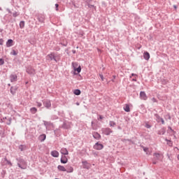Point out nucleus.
Wrapping results in <instances>:
<instances>
[{
    "instance_id": "f257e3e1",
    "label": "nucleus",
    "mask_w": 179,
    "mask_h": 179,
    "mask_svg": "<svg viewBox=\"0 0 179 179\" xmlns=\"http://www.w3.org/2000/svg\"><path fill=\"white\" fill-rule=\"evenodd\" d=\"M46 59H48V61H52L53 59L55 62H59V60L61 59V55L55 52H51L47 55Z\"/></svg>"
},
{
    "instance_id": "f03ea898",
    "label": "nucleus",
    "mask_w": 179,
    "mask_h": 179,
    "mask_svg": "<svg viewBox=\"0 0 179 179\" xmlns=\"http://www.w3.org/2000/svg\"><path fill=\"white\" fill-rule=\"evenodd\" d=\"M17 166L20 169H22V170H26L27 169V164L23 159H20L18 162Z\"/></svg>"
},
{
    "instance_id": "7ed1b4c3",
    "label": "nucleus",
    "mask_w": 179,
    "mask_h": 179,
    "mask_svg": "<svg viewBox=\"0 0 179 179\" xmlns=\"http://www.w3.org/2000/svg\"><path fill=\"white\" fill-rule=\"evenodd\" d=\"M26 72L29 74V75H33L34 76V74L36 73V69H34L33 67H31V66H29L27 68Z\"/></svg>"
},
{
    "instance_id": "20e7f679",
    "label": "nucleus",
    "mask_w": 179,
    "mask_h": 179,
    "mask_svg": "<svg viewBox=\"0 0 179 179\" xmlns=\"http://www.w3.org/2000/svg\"><path fill=\"white\" fill-rule=\"evenodd\" d=\"M37 20L40 23H44V21L45 20V15L43 14H38L37 15Z\"/></svg>"
},
{
    "instance_id": "39448f33",
    "label": "nucleus",
    "mask_w": 179,
    "mask_h": 179,
    "mask_svg": "<svg viewBox=\"0 0 179 179\" xmlns=\"http://www.w3.org/2000/svg\"><path fill=\"white\" fill-rule=\"evenodd\" d=\"M43 106L45 108H51V101L48 99H45L43 101Z\"/></svg>"
},
{
    "instance_id": "423d86ee",
    "label": "nucleus",
    "mask_w": 179,
    "mask_h": 179,
    "mask_svg": "<svg viewBox=\"0 0 179 179\" xmlns=\"http://www.w3.org/2000/svg\"><path fill=\"white\" fill-rule=\"evenodd\" d=\"M82 164L83 169H87V170H89L92 167V164L87 162V161H83Z\"/></svg>"
},
{
    "instance_id": "0eeeda50",
    "label": "nucleus",
    "mask_w": 179,
    "mask_h": 179,
    "mask_svg": "<svg viewBox=\"0 0 179 179\" xmlns=\"http://www.w3.org/2000/svg\"><path fill=\"white\" fill-rule=\"evenodd\" d=\"M103 148H104V145H103V144L99 143H96L94 145V149H96V150H101V149H103Z\"/></svg>"
},
{
    "instance_id": "6e6552de",
    "label": "nucleus",
    "mask_w": 179,
    "mask_h": 179,
    "mask_svg": "<svg viewBox=\"0 0 179 179\" xmlns=\"http://www.w3.org/2000/svg\"><path fill=\"white\" fill-rule=\"evenodd\" d=\"M10 82H17V76L16 74H11L10 76Z\"/></svg>"
},
{
    "instance_id": "1a4fd4ad",
    "label": "nucleus",
    "mask_w": 179,
    "mask_h": 179,
    "mask_svg": "<svg viewBox=\"0 0 179 179\" xmlns=\"http://www.w3.org/2000/svg\"><path fill=\"white\" fill-rule=\"evenodd\" d=\"M140 98L141 100H148V96H146V93L143 91L140 92Z\"/></svg>"
},
{
    "instance_id": "9d476101",
    "label": "nucleus",
    "mask_w": 179,
    "mask_h": 179,
    "mask_svg": "<svg viewBox=\"0 0 179 179\" xmlns=\"http://www.w3.org/2000/svg\"><path fill=\"white\" fill-rule=\"evenodd\" d=\"M92 136L94 138V139H96L97 141L100 140L101 138V135L97 132H93L92 133Z\"/></svg>"
},
{
    "instance_id": "9b49d317",
    "label": "nucleus",
    "mask_w": 179,
    "mask_h": 179,
    "mask_svg": "<svg viewBox=\"0 0 179 179\" xmlns=\"http://www.w3.org/2000/svg\"><path fill=\"white\" fill-rule=\"evenodd\" d=\"M103 134L105 135H110V134H113V130H111L110 128H105L103 129Z\"/></svg>"
},
{
    "instance_id": "f8f14e48",
    "label": "nucleus",
    "mask_w": 179,
    "mask_h": 179,
    "mask_svg": "<svg viewBox=\"0 0 179 179\" xmlns=\"http://www.w3.org/2000/svg\"><path fill=\"white\" fill-rule=\"evenodd\" d=\"M62 128H63L64 129H69V128H71V123H69V122H64L62 124Z\"/></svg>"
},
{
    "instance_id": "ddd939ff",
    "label": "nucleus",
    "mask_w": 179,
    "mask_h": 179,
    "mask_svg": "<svg viewBox=\"0 0 179 179\" xmlns=\"http://www.w3.org/2000/svg\"><path fill=\"white\" fill-rule=\"evenodd\" d=\"M144 59H146V61H149L150 59V55L148 52H145L143 54Z\"/></svg>"
},
{
    "instance_id": "4468645a",
    "label": "nucleus",
    "mask_w": 179,
    "mask_h": 179,
    "mask_svg": "<svg viewBox=\"0 0 179 179\" xmlns=\"http://www.w3.org/2000/svg\"><path fill=\"white\" fill-rule=\"evenodd\" d=\"M47 136L45 134H41L38 137V140L40 142H44L45 139H46Z\"/></svg>"
},
{
    "instance_id": "2eb2a0df",
    "label": "nucleus",
    "mask_w": 179,
    "mask_h": 179,
    "mask_svg": "<svg viewBox=\"0 0 179 179\" xmlns=\"http://www.w3.org/2000/svg\"><path fill=\"white\" fill-rule=\"evenodd\" d=\"M51 155L53 157H58V156H59V153L58 152V151L54 150L51 152Z\"/></svg>"
},
{
    "instance_id": "dca6fc26",
    "label": "nucleus",
    "mask_w": 179,
    "mask_h": 179,
    "mask_svg": "<svg viewBox=\"0 0 179 179\" xmlns=\"http://www.w3.org/2000/svg\"><path fill=\"white\" fill-rule=\"evenodd\" d=\"M12 45H13V40L8 39L6 42V47H12Z\"/></svg>"
},
{
    "instance_id": "f3484780",
    "label": "nucleus",
    "mask_w": 179,
    "mask_h": 179,
    "mask_svg": "<svg viewBox=\"0 0 179 179\" xmlns=\"http://www.w3.org/2000/svg\"><path fill=\"white\" fill-rule=\"evenodd\" d=\"M157 134L158 135H164V134H166V128L163 127L162 129L158 131Z\"/></svg>"
},
{
    "instance_id": "a211bd4d",
    "label": "nucleus",
    "mask_w": 179,
    "mask_h": 179,
    "mask_svg": "<svg viewBox=\"0 0 179 179\" xmlns=\"http://www.w3.org/2000/svg\"><path fill=\"white\" fill-rule=\"evenodd\" d=\"M19 149L21 152H23V150H26L27 149V145H20L19 146Z\"/></svg>"
},
{
    "instance_id": "6ab92c4d",
    "label": "nucleus",
    "mask_w": 179,
    "mask_h": 179,
    "mask_svg": "<svg viewBox=\"0 0 179 179\" xmlns=\"http://www.w3.org/2000/svg\"><path fill=\"white\" fill-rule=\"evenodd\" d=\"M60 153H62V155H66L69 153L68 150H66V148H62L60 150Z\"/></svg>"
},
{
    "instance_id": "aec40b11",
    "label": "nucleus",
    "mask_w": 179,
    "mask_h": 179,
    "mask_svg": "<svg viewBox=\"0 0 179 179\" xmlns=\"http://www.w3.org/2000/svg\"><path fill=\"white\" fill-rule=\"evenodd\" d=\"M60 162L63 164H66V163H68V158H66V157H62L61 159H60Z\"/></svg>"
},
{
    "instance_id": "412c9836",
    "label": "nucleus",
    "mask_w": 179,
    "mask_h": 179,
    "mask_svg": "<svg viewBox=\"0 0 179 179\" xmlns=\"http://www.w3.org/2000/svg\"><path fill=\"white\" fill-rule=\"evenodd\" d=\"M44 125L46 127V129L48 128V127H51L52 125V123L51 122H47V121H43Z\"/></svg>"
},
{
    "instance_id": "4be33fe9",
    "label": "nucleus",
    "mask_w": 179,
    "mask_h": 179,
    "mask_svg": "<svg viewBox=\"0 0 179 179\" xmlns=\"http://www.w3.org/2000/svg\"><path fill=\"white\" fill-rule=\"evenodd\" d=\"M66 171V173H73V168L72 166H67Z\"/></svg>"
},
{
    "instance_id": "5701e85b",
    "label": "nucleus",
    "mask_w": 179,
    "mask_h": 179,
    "mask_svg": "<svg viewBox=\"0 0 179 179\" xmlns=\"http://www.w3.org/2000/svg\"><path fill=\"white\" fill-rule=\"evenodd\" d=\"M16 90H17V87H10V93L13 94H15V93H16Z\"/></svg>"
},
{
    "instance_id": "b1692460",
    "label": "nucleus",
    "mask_w": 179,
    "mask_h": 179,
    "mask_svg": "<svg viewBox=\"0 0 179 179\" xmlns=\"http://www.w3.org/2000/svg\"><path fill=\"white\" fill-rule=\"evenodd\" d=\"M124 111H126V113H129V111H131V108H129V105L126 104L125 106L124 107Z\"/></svg>"
},
{
    "instance_id": "393cba45",
    "label": "nucleus",
    "mask_w": 179,
    "mask_h": 179,
    "mask_svg": "<svg viewBox=\"0 0 179 179\" xmlns=\"http://www.w3.org/2000/svg\"><path fill=\"white\" fill-rule=\"evenodd\" d=\"M57 169H58V170H59V171H66V169H65L64 166H62L61 165H59L57 166Z\"/></svg>"
},
{
    "instance_id": "a878e982",
    "label": "nucleus",
    "mask_w": 179,
    "mask_h": 179,
    "mask_svg": "<svg viewBox=\"0 0 179 179\" xmlns=\"http://www.w3.org/2000/svg\"><path fill=\"white\" fill-rule=\"evenodd\" d=\"M155 118H156V121H157V122H160V120H161V118H162V117H160V116L159 115V114H157V113L155 114Z\"/></svg>"
},
{
    "instance_id": "bb28decb",
    "label": "nucleus",
    "mask_w": 179,
    "mask_h": 179,
    "mask_svg": "<svg viewBox=\"0 0 179 179\" xmlns=\"http://www.w3.org/2000/svg\"><path fill=\"white\" fill-rule=\"evenodd\" d=\"M30 111H31V114H36L37 113V108L33 107L30 109Z\"/></svg>"
},
{
    "instance_id": "cd10ccee",
    "label": "nucleus",
    "mask_w": 179,
    "mask_h": 179,
    "mask_svg": "<svg viewBox=\"0 0 179 179\" xmlns=\"http://www.w3.org/2000/svg\"><path fill=\"white\" fill-rule=\"evenodd\" d=\"M73 93L74 94H76V96H80L81 92L80 90H75Z\"/></svg>"
},
{
    "instance_id": "c85d7f7f",
    "label": "nucleus",
    "mask_w": 179,
    "mask_h": 179,
    "mask_svg": "<svg viewBox=\"0 0 179 179\" xmlns=\"http://www.w3.org/2000/svg\"><path fill=\"white\" fill-rule=\"evenodd\" d=\"M24 21H21L20 22V29H24Z\"/></svg>"
},
{
    "instance_id": "c756f323",
    "label": "nucleus",
    "mask_w": 179,
    "mask_h": 179,
    "mask_svg": "<svg viewBox=\"0 0 179 179\" xmlns=\"http://www.w3.org/2000/svg\"><path fill=\"white\" fill-rule=\"evenodd\" d=\"M166 142H167V145H169V146H173V141H170V140H167L166 139Z\"/></svg>"
},
{
    "instance_id": "7c9ffc66",
    "label": "nucleus",
    "mask_w": 179,
    "mask_h": 179,
    "mask_svg": "<svg viewBox=\"0 0 179 179\" xmlns=\"http://www.w3.org/2000/svg\"><path fill=\"white\" fill-rule=\"evenodd\" d=\"M141 148L143 149L144 152H145V153H148V152H149V148L147 147H144L143 145H141Z\"/></svg>"
},
{
    "instance_id": "2f4dec72",
    "label": "nucleus",
    "mask_w": 179,
    "mask_h": 179,
    "mask_svg": "<svg viewBox=\"0 0 179 179\" xmlns=\"http://www.w3.org/2000/svg\"><path fill=\"white\" fill-rule=\"evenodd\" d=\"M7 120L8 121L6 122L7 125H10V124H12V117H9Z\"/></svg>"
},
{
    "instance_id": "473e14b6",
    "label": "nucleus",
    "mask_w": 179,
    "mask_h": 179,
    "mask_svg": "<svg viewBox=\"0 0 179 179\" xmlns=\"http://www.w3.org/2000/svg\"><path fill=\"white\" fill-rule=\"evenodd\" d=\"M75 71H76L78 73H80V71H82V68L80 67V66H79L77 69H75Z\"/></svg>"
},
{
    "instance_id": "72a5a7b5",
    "label": "nucleus",
    "mask_w": 179,
    "mask_h": 179,
    "mask_svg": "<svg viewBox=\"0 0 179 179\" xmlns=\"http://www.w3.org/2000/svg\"><path fill=\"white\" fill-rule=\"evenodd\" d=\"M19 15H20V13H19L18 12L13 13V17H17V16H19Z\"/></svg>"
},
{
    "instance_id": "f704fd0d",
    "label": "nucleus",
    "mask_w": 179,
    "mask_h": 179,
    "mask_svg": "<svg viewBox=\"0 0 179 179\" xmlns=\"http://www.w3.org/2000/svg\"><path fill=\"white\" fill-rule=\"evenodd\" d=\"M109 125L110 127H115V123L114 121H110Z\"/></svg>"
},
{
    "instance_id": "c9c22d12",
    "label": "nucleus",
    "mask_w": 179,
    "mask_h": 179,
    "mask_svg": "<svg viewBox=\"0 0 179 179\" xmlns=\"http://www.w3.org/2000/svg\"><path fill=\"white\" fill-rule=\"evenodd\" d=\"M3 64H5L3 59H0V65H3Z\"/></svg>"
},
{
    "instance_id": "e433bc0d",
    "label": "nucleus",
    "mask_w": 179,
    "mask_h": 179,
    "mask_svg": "<svg viewBox=\"0 0 179 179\" xmlns=\"http://www.w3.org/2000/svg\"><path fill=\"white\" fill-rule=\"evenodd\" d=\"M11 54H12V55H17V52L15 50H13Z\"/></svg>"
},
{
    "instance_id": "4c0bfd02",
    "label": "nucleus",
    "mask_w": 179,
    "mask_h": 179,
    "mask_svg": "<svg viewBox=\"0 0 179 179\" xmlns=\"http://www.w3.org/2000/svg\"><path fill=\"white\" fill-rule=\"evenodd\" d=\"M59 5L58 4V3H56L55 4V10L58 12V10H59Z\"/></svg>"
},
{
    "instance_id": "58836bf2",
    "label": "nucleus",
    "mask_w": 179,
    "mask_h": 179,
    "mask_svg": "<svg viewBox=\"0 0 179 179\" xmlns=\"http://www.w3.org/2000/svg\"><path fill=\"white\" fill-rule=\"evenodd\" d=\"M145 127L149 129V128H152V125L149 124H145Z\"/></svg>"
},
{
    "instance_id": "ea45409f",
    "label": "nucleus",
    "mask_w": 179,
    "mask_h": 179,
    "mask_svg": "<svg viewBox=\"0 0 179 179\" xmlns=\"http://www.w3.org/2000/svg\"><path fill=\"white\" fill-rule=\"evenodd\" d=\"M36 103L38 107H41L43 106V104L40 102H36Z\"/></svg>"
},
{
    "instance_id": "a19ab883",
    "label": "nucleus",
    "mask_w": 179,
    "mask_h": 179,
    "mask_svg": "<svg viewBox=\"0 0 179 179\" xmlns=\"http://www.w3.org/2000/svg\"><path fill=\"white\" fill-rule=\"evenodd\" d=\"M3 45V39L1 38L0 39V45Z\"/></svg>"
},
{
    "instance_id": "79ce46f5",
    "label": "nucleus",
    "mask_w": 179,
    "mask_h": 179,
    "mask_svg": "<svg viewBox=\"0 0 179 179\" xmlns=\"http://www.w3.org/2000/svg\"><path fill=\"white\" fill-rule=\"evenodd\" d=\"M99 76L102 81L104 80V76L102 74H100Z\"/></svg>"
},
{
    "instance_id": "37998d69",
    "label": "nucleus",
    "mask_w": 179,
    "mask_h": 179,
    "mask_svg": "<svg viewBox=\"0 0 179 179\" xmlns=\"http://www.w3.org/2000/svg\"><path fill=\"white\" fill-rule=\"evenodd\" d=\"M152 101H153V103H157V100L155 98H152Z\"/></svg>"
},
{
    "instance_id": "c03bdc74",
    "label": "nucleus",
    "mask_w": 179,
    "mask_h": 179,
    "mask_svg": "<svg viewBox=\"0 0 179 179\" xmlns=\"http://www.w3.org/2000/svg\"><path fill=\"white\" fill-rule=\"evenodd\" d=\"M5 160L7 162L8 164H9L10 166H12V163L10 162V161L6 160V158H5Z\"/></svg>"
},
{
    "instance_id": "a18cd8bd",
    "label": "nucleus",
    "mask_w": 179,
    "mask_h": 179,
    "mask_svg": "<svg viewBox=\"0 0 179 179\" xmlns=\"http://www.w3.org/2000/svg\"><path fill=\"white\" fill-rule=\"evenodd\" d=\"M154 156H155V157H159V156H160V154L155 153Z\"/></svg>"
},
{
    "instance_id": "49530a36",
    "label": "nucleus",
    "mask_w": 179,
    "mask_h": 179,
    "mask_svg": "<svg viewBox=\"0 0 179 179\" xmlns=\"http://www.w3.org/2000/svg\"><path fill=\"white\" fill-rule=\"evenodd\" d=\"M88 7L89 8H94V6L92 5V4H88Z\"/></svg>"
},
{
    "instance_id": "de8ad7c7",
    "label": "nucleus",
    "mask_w": 179,
    "mask_h": 179,
    "mask_svg": "<svg viewBox=\"0 0 179 179\" xmlns=\"http://www.w3.org/2000/svg\"><path fill=\"white\" fill-rule=\"evenodd\" d=\"M160 121H161L162 124H164V120L163 118H161Z\"/></svg>"
},
{
    "instance_id": "09e8293b",
    "label": "nucleus",
    "mask_w": 179,
    "mask_h": 179,
    "mask_svg": "<svg viewBox=\"0 0 179 179\" xmlns=\"http://www.w3.org/2000/svg\"><path fill=\"white\" fill-rule=\"evenodd\" d=\"M168 128H169V129H170V131H171L172 132H173V131H174V130H173V129L171 128V127H169Z\"/></svg>"
},
{
    "instance_id": "8fccbe9b",
    "label": "nucleus",
    "mask_w": 179,
    "mask_h": 179,
    "mask_svg": "<svg viewBox=\"0 0 179 179\" xmlns=\"http://www.w3.org/2000/svg\"><path fill=\"white\" fill-rule=\"evenodd\" d=\"M103 118H104V117L99 115V120H103Z\"/></svg>"
},
{
    "instance_id": "3c124183",
    "label": "nucleus",
    "mask_w": 179,
    "mask_h": 179,
    "mask_svg": "<svg viewBox=\"0 0 179 179\" xmlns=\"http://www.w3.org/2000/svg\"><path fill=\"white\" fill-rule=\"evenodd\" d=\"M131 76H137L135 73H131Z\"/></svg>"
},
{
    "instance_id": "603ef678",
    "label": "nucleus",
    "mask_w": 179,
    "mask_h": 179,
    "mask_svg": "<svg viewBox=\"0 0 179 179\" xmlns=\"http://www.w3.org/2000/svg\"><path fill=\"white\" fill-rule=\"evenodd\" d=\"M173 8H174L175 9H177V6H173Z\"/></svg>"
},
{
    "instance_id": "864d4df0",
    "label": "nucleus",
    "mask_w": 179,
    "mask_h": 179,
    "mask_svg": "<svg viewBox=\"0 0 179 179\" xmlns=\"http://www.w3.org/2000/svg\"><path fill=\"white\" fill-rule=\"evenodd\" d=\"M3 120H8L6 117H3Z\"/></svg>"
},
{
    "instance_id": "5fc2aeb1",
    "label": "nucleus",
    "mask_w": 179,
    "mask_h": 179,
    "mask_svg": "<svg viewBox=\"0 0 179 179\" xmlns=\"http://www.w3.org/2000/svg\"><path fill=\"white\" fill-rule=\"evenodd\" d=\"M113 79H115L116 76H113Z\"/></svg>"
},
{
    "instance_id": "6e6d98bb",
    "label": "nucleus",
    "mask_w": 179,
    "mask_h": 179,
    "mask_svg": "<svg viewBox=\"0 0 179 179\" xmlns=\"http://www.w3.org/2000/svg\"><path fill=\"white\" fill-rule=\"evenodd\" d=\"M117 128H118V129H121V127H118Z\"/></svg>"
},
{
    "instance_id": "4d7b16f0",
    "label": "nucleus",
    "mask_w": 179,
    "mask_h": 179,
    "mask_svg": "<svg viewBox=\"0 0 179 179\" xmlns=\"http://www.w3.org/2000/svg\"><path fill=\"white\" fill-rule=\"evenodd\" d=\"M133 80H134V82H136V79H133Z\"/></svg>"
},
{
    "instance_id": "13d9d810",
    "label": "nucleus",
    "mask_w": 179,
    "mask_h": 179,
    "mask_svg": "<svg viewBox=\"0 0 179 179\" xmlns=\"http://www.w3.org/2000/svg\"><path fill=\"white\" fill-rule=\"evenodd\" d=\"M153 164H156V162H153Z\"/></svg>"
},
{
    "instance_id": "bf43d9fd",
    "label": "nucleus",
    "mask_w": 179,
    "mask_h": 179,
    "mask_svg": "<svg viewBox=\"0 0 179 179\" xmlns=\"http://www.w3.org/2000/svg\"><path fill=\"white\" fill-rule=\"evenodd\" d=\"M8 12H9L10 13H12V11H10V10H8Z\"/></svg>"
},
{
    "instance_id": "052dcab7",
    "label": "nucleus",
    "mask_w": 179,
    "mask_h": 179,
    "mask_svg": "<svg viewBox=\"0 0 179 179\" xmlns=\"http://www.w3.org/2000/svg\"><path fill=\"white\" fill-rule=\"evenodd\" d=\"M1 122H3V119H1Z\"/></svg>"
},
{
    "instance_id": "680f3d73",
    "label": "nucleus",
    "mask_w": 179,
    "mask_h": 179,
    "mask_svg": "<svg viewBox=\"0 0 179 179\" xmlns=\"http://www.w3.org/2000/svg\"><path fill=\"white\" fill-rule=\"evenodd\" d=\"M164 83H165V84L167 83V81H165Z\"/></svg>"
},
{
    "instance_id": "e2e57ef3",
    "label": "nucleus",
    "mask_w": 179,
    "mask_h": 179,
    "mask_svg": "<svg viewBox=\"0 0 179 179\" xmlns=\"http://www.w3.org/2000/svg\"><path fill=\"white\" fill-rule=\"evenodd\" d=\"M77 106H79V103H77Z\"/></svg>"
},
{
    "instance_id": "0e129e2a",
    "label": "nucleus",
    "mask_w": 179,
    "mask_h": 179,
    "mask_svg": "<svg viewBox=\"0 0 179 179\" xmlns=\"http://www.w3.org/2000/svg\"><path fill=\"white\" fill-rule=\"evenodd\" d=\"M92 129H94V127H93V126H92Z\"/></svg>"
},
{
    "instance_id": "69168bd1",
    "label": "nucleus",
    "mask_w": 179,
    "mask_h": 179,
    "mask_svg": "<svg viewBox=\"0 0 179 179\" xmlns=\"http://www.w3.org/2000/svg\"><path fill=\"white\" fill-rule=\"evenodd\" d=\"M92 125H93V122H92Z\"/></svg>"
},
{
    "instance_id": "338daca9",
    "label": "nucleus",
    "mask_w": 179,
    "mask_h": 179,
    "mask_svg": "<svg viewBox=\"0 0 179 179\" xmlns=\"http://www.w3.org/2000/svg\"><path fill=\"white\" fill-rule=\"evenodd\" d=\"M112 82H114V80H112Z\"/></svg>"
},
{
    "instance_id": "774afa93",
    "label": "nucleus",
    "mask_w": 179,
    "mask_h": 179,
    "mask_svg": "<svg viewBox=\"0 0 179 179\" xmlns=\"http://www.w3.org/2000/svg\"><path fill=\"white\" fill-rule=\"evenodd\" d=\"M8 86H10V84H8Z\"/></svg>"
}]
</instances>
